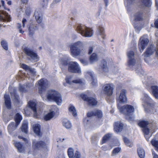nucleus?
<instances>
[{"instance_id": "nucleus-44", "label": "nucleus", "mask_w": 158, "mask_h": 158, "mask_svg": "<svg viewBox=\"0 0 158 158\" xmlns=\"http://www.w3.org/2000/svg\"><path fill=\"white\" fill-rule=\"evenodd\" d=\"M1 45L2 48L6 50H8V46L7 43L4 40H2L1 42Z\"/></svg>"}, {"instance_id": "nucleus-58", "label": "nucleus", "mask_w": 158, "mask_h": 158, "mask_svg": "<svg viewBox=\"0 0 158 158\" xmlns=\"http://www.w3.org/2000/svg\"><path fill=\"white\" fill-rule=\"evenodd\" d=\"M154 24L155 27L156 28H158V19L155 21Z\"/></svg>"}, {"instance_id": "nucleus-5", "label": "nucleus", "mask_w": 158, "mask_h": 158, "mask_svg": "<svg viewBox=\"0 0 158 158\" xmlns=\"http://www.w3.org/2000/svg\"><path fill=\"white\" fill-rule=\"evenodd\" d=\"M15 123L14 122H11L8 126L7 129L9 132L10 134L13 131H14L23 119L22 116L20 113H16L15 116Z\"/></svg>"}, {"instance_id": "nucleus-23", "label": "nucleus", "mask_w": 158, "mask_h": 158, "mask_svg": "<svg viewBox=\"0 0 158 158\" xmlns=\"http://www.w3.org/2000/svg\"><path fill=\"white\" fill-rule=\"evenodd\" d=\"M114 131L118 133L121 131L123 127V124L120 122H116L114 125Z\"/></svg>"}, {"instance_id": "nucleus-35", "label": "nucleus", "mask_w": 158, "mask_h": 158, "mask_svg": "<svg viewBox=\"0 0 158 158\" xmlns=\"http://www.w3.org/2000/svg\"><path fill=\"white\" fill-rule=\"evenodd\" d=\"M137 153L140 158H144L145 156V152L142 148H139L137 150Z\"/></svg>"}, {"instance_id": "nucleus-52", "label": "nucleus", "mask_w": 158, "mask_h": 158, "mask_svg": "<svg viewBox=\"0 0 158 158\" xmlns=\"http://www.w3.org/2000/svg\"><path fill=\"white\" fill-rule=\"evenodd\" d=\"M72 83L76 84H82L83 82L82 80L80 79H79L76 80H73L72 81Z\"/></svg>"}, {"instance_id": "nucleus-20", "label": "nucleus", "mask_w": 158, "mask_h": 158, "mask_svg": "<svg viewBox=\"0 0 158 158\" xmlns=\"http://www.w3.org/2000/svg\"><path fill=\"white\" fill-rule=\"evenodd\" d=\"M145 97L152 102L151 103L148 104V106L145 108V111L146 112L149 113L151 110L154 108L155 103L153 102V100L147 94L145 95Z\"/></svg>"}, {"instance_id": "nucleus-16", "label": "nucleus", "mask_w": 158, "mask_h": 158, "mask_svg": "<svg viewBox=\"0 0 158 158\" xmlns=\"http://www.w3.org/2000/svg\"><path fill=\"white\" fill-rule=\"evenodd\" d=\"M10 15L6 11L0 10V22H9L11 21Z\"/></svg>"}, {"instance_id": "nucleus-54", "label": "nucleus", "mask_w": 158, "mask_h": 158, "mask_svg": "<svg viewBox=\"0 0 158 158\" xmlns=\"http://www.w3.org/2000/svg\"><path fill=\"white\" fill-rule=\"evenodd\" d=\"M19 91L22 93L26 92L27 91L25 89L24 87L22 86H21L19 87Z\"/></svg>"}, {"instance_id": "nucleus-2", "label": "nucleus", "mask_w": 158, "mask_h": 158, "mask_svg": "<svg viewBox=\"0 0 158 158\" xmlns=\"http://www.w3.org/2000/svg\"><path fill=\"white\" fill-rule=\"evenodd\" d=\"M83 48V44L80 41H77L71 44L70 46V50L72 56H76L79 55Z\"/></svg>"}, {"instance_id": "nucleus-12", "label": "nucleus", "mask_w": 158, "mask_h": 158, "mask_svg": "<svg viewBox=\"0 0 158 158\" xmlns=\"http://www.w3.org/2000/svg\"><path fill=\"white\" fill-rule=\"evenodd\" d=\"M144 15L145 12L143 10H138L134 14V20L136 22L142 21L144 19Z\"/></svg>"}, {"instance_id": "nucleus-14", "label": "nucleus", "mask_w": 158, "mask_h": 158, "mask_svg": "<svg viewBox=\"0 0 158 158\" xmlns=\"http://www.w3.org/2000/svg\"><path fill=\"white\" fill-rule=\"evenodd\" d=\"M68 155L69 158H81V153L78 151L74 152L73 149L71 148H68L67 151Z\"/></svg>"}, {"instance_id": "nucleus-27", "label": "nucleus", "mask_w": 158, "mask_h": 158, "mask_svg": "<svg viewBox=\"0 0 158 158\" xmlns=\"http://www.w3.org/2000/svg\"><path fill=\"white\" fill-rule=\"evenodd\" d=\"M28 105L29 107L33 110L34 113H37V104L35 102L32 101H30L28 102Z\"/></svg>"}, {"instance_id": "nucleus-29", "label": "nucleus", "mask_w": 158, "mask_h": 158, "mask_svg": "<svg viewBox=\"0 0 158 158\" xmlns=\"http://www.w3.org/2000/svg\"><path fill=\"white\" fill-rule=\"evenodd\" d=\"M69 111L71 113L73 116L76 117L77 115L76 110L75 107L72 104H70L68 108Z\"/></svg>"}, {"instance_id": "nucleus-19", "label": "nucleus", "mask_w": 158, "mask_h": 158, "mask_svg": "<svg viewBox=\"0 0 158 158\" xmlns=\"http://www.w3.org/2000/svg\"><path fill=\"white\" fill-rule=\"evenodd\" d=\"M140 40V42L139 43L138 47L140 52H142L148 45L149 40L148 38H142Z\"/></svg>"}, {"instance_id": "nucleus-3", "label": "nucleus", "mask_w": 158, "mask_h": 158, "mask_svg": "<svg viewBox=\"0 0 158 158\" xmlns=\"http://www.w3.org/2000/svg\"><path fill=\"white\" fill-rule=\"evenodd\" d=\"M76 30L82 36L85 37H90L93 35V30L91 28L81 24L77 25Z\"/></svg>"}, {"instance_id": "nucleus-30", "label": "nucleus", "mask_w": 158, "mask_h": 158, "mask_svg": "<svg viewBox=\"0 0 158 158\" xmlns=\"http://www.w3.org/2000/svg\"><path fill=\"white\" fill-rule=\"evenodd\" d=\"M34 131L37 135L41 136L42 135L40 132V126L38 124L35 125L33 128Z\"/></svg>"}, {"instance_id": "nucleus-62", "label": "nucleus", "mask_w": 158, "mask_h": 158, "mask_svg": "<svg viewBox=\"0 0 158 158\" xmlns=\"http://www.w3.org/2000/svg\"><path fill=\"white\" fill-rule=\"evenodd\" d=\"M28 1V0H21L23 4H27Z\"/></svg>"}, {"instance_id": "nucleus-64", "label": "nucleus", "mask_w": 158, "mask_h": 158, "mask_svg": "<svg viewBox=\"0 0 158 158\" xmlns=\"http://www.w3.org/2000/svg\"><path fill=\"white\" fill-rule=\"evenodd\" d=\"M1 3L2 6L4 7V8L6 9L5 7V3L4 1L3 0L1 1Z\"/></svg>"}, {"instance_id": "nucleus-33", "label": "nucleus", "mask_w": 158, "mask_h": 158, "mask_svg": "<svg viewBox=\"0 0 158 158\" xmlns=\"http://www.w3.org/2000/svg\"><path fill=\"white\" fill-rule=\"evenodd\" d=\"M111 136V135L109 133H107L102 138L101 144H102L105 143L107 141L110 139Z\"/></svg>"}, {"instance_id": "nucleus-48", "label": "nucleus", "mask_w": 158, "mask_h": 158, "mask_svg": "<svg viewBox=\"0 0 158 158\" xmlns=\"http://www.w3.org/2000/svg\"><path fill=\"white\" fill-rule=\"evenodd\" d=\"M48 0H40V4L42 7H46L48 4Z\"/></svg>"}, {"instance_id": "nucleus-63", "label": "nucleus", "mask_w": 158, "mask_h": 158, "mask_svg": "<svg viewBox=\"0 0 158 158\" xmlns=\"http://www.w3.org/2000/svg\"><path fill=\"white\" fill-rule=\"evenodd\" d=\"M104 2L106 6V7L108 5V0H104Z\"/></svg>"}, {"instance_id": "nucleus-60", "label": "nucleus", "mask_w": 158, "mask_h": 158, "mask_svg": "<svg viewBox=\"0 0 158 158\" xmlns=\"http://www.w3.org/2000/svg\"><path fill=\"white\" fill-rule=\"evenodd\" d=\"M93 48L92 47H90L89 48L88 54H91L93 52Z\"/></svg>"}, {"instance_id": "nucleus-51", "label": "nucleus", "mask_w": 158, "mask_h": 158, "mask_svg": "<svg viewBox=\"0 0 158 158\" xmlns=\"http://www.w3.org/2000/svg\"><path fill=\"white\" fill-rule=\"evenodd\" d=\"M71 76H68L65 79V81H66V82L69 84H72V81H71Z\"/></svg>"}, {"instance_id": "nucleus-46", "label": "nucleus", "mask_w": 158, "mask_h": 158, "mask_svg": "<svg viewBox=\"0 0 158 158\" xmlns=\"http://www.w3.org/2000/svg\"><path fill=\"white\" fill-rule=\"evenodd\" d=\"M121 148L120 147H117L115 148L112 152V155H115L121 151Z\"/></svg>"}, {"instance_id": "nucleus-34", "label": "nucleus", "mask_w": 158, "mask_h": 158, "mask_svg": "<svg viewBox=\"0 0 158 158\" xmlns=\"http://www.w3.org/2000/svg\"><path fill=\"white\" fill-rule=\"evenodd\" d=\"M123 140L126 145L130 148H131L133 146V144L132 142L130 140L127 138L126 137H123Z\"/></svg>"}, {"instance_id": "nucleus-15", "label": "nucleus", "mask_w": 158, "mask_h": 158, "mask_svg": "<svg viewBox=\"0 0 158 158\" xmlns=\"http://www.w3.org/2000/svg\"><path fill=\"white\" fill-rule=\"evenodd\" d=\"M127 56L128 58L127 61L129 66H133L135 64V60L134 58L135 53L133 51H130L127 52Z\"/></svg>"}, {"instance_id": "nucleus-25", "label": "nucleus", "mask_w": 158, "mask_h": 158, "mask_svg": "<svg viewBox=\"0 0 158 158\" xmlns=\"http://www.w3.org/2000/svg\"><path fill=\"white\" fill-rule=\"evenodd\" d=\"M14 145L17 148L18 151L20 152H24L25 151L24 147L23 145L20 142H15L14 143Z\"/></svg>"}, {"instance_id": "nucleus-8", "label": "nucleus", "mask_w": 158, "mask_h": 158, "mask_svg": "<svg viewBox=\"0 0 158 158\" xmlns=\"http://www.w3.org/2000/svg\"><path fill=\"white\" fill-rule=\"evenodd\" d=\"M82 99L87 102L90 106H95L98 104V102L96 99L92 97H88L86 94H81L80 95Z\"/></svg>"}, {"instance_id": "nucleus-39", "label": "nucleus", "mask_w": 158, "mask_h": 158, "mask_svg": "<svg viewBox=\"0 0 158 158\" xmlns=\"http://www.w3.org/2000/svg\"><path fill=\"white\" fill-rule=\"evenodd\" d=\"M70 62L68 59H62L61 60V64L64 67H69Z\"/></svg>"}, {"instance_id": "nucleus-22", "label": "nucleus", "mask_w": 158, "mask_h": 158, "mask_svg": "<svg viewBox=\"0 0 158 158\" xmlns=\"http://www.w3.org/2000/svg\"><path fill=\"white\" fill-rule=\"evenodd\" d=\"M100 66L102 70V73L109 72V68L107 66V62L105 59H103L101 60Z\"/></svg>"}, {"instance_id": "nucleus-43", "label": "nucleus", "mask_w": 158, "mask_h": 158, "mask_svg": "<svg viewBox=\"0 0 158 158\" xmlns=\"http://www.w3.org/2000/svg\"><path fill=\"white\" fill-rule=\"evenodd\" d=\"M63 125L67 129H69L72 127L71 123L69 121H64L63 123Z\"/></svg>"}, {"instance_id": "nucleus-21", "label": "nucleus", "mask_w": 158, "mask_h": 158, "mask_svg": "<svg viewBox=\"0 0 158 158\" xmlns=\"http://www.w3.org/2000/svg\"><path fill=\"white\" fill-rule=\"evenodd\" d=\"M126 90L123 89L121 91L119 97L118 101L120 103L127 102V98L126 96Z\"/></svg>"}, {"instance_id": "nucleus-31", "label": "nucleus", "mask_w": 158, "mask_h": 158, "mask_svg": "<svg viewBox=\"0 0 158 158\" xmlns=\"http://www.w3.org/2000/svg\"><path fill=\"white\" fill-rule=\"evenodd\" d=\"M38 29V27L36 26L32 25L30 26L28 29L29 35L32 36L36 30Z\"/></svg>"}, {"instance_id": "nucleus-55", "label": "nucleus", "mask_w": 158, "mask_h": 158, "mask_svg": "<svg viewBox=\"0 0 158 158\" xmlns=\"http://www.w3.org/2000/svg\"><path fill=\"white\" fill-rule=\"evenodd\" d=\"M126 118L129 121H133L134 120V117L130 115H126Z\"/></svg>"}, {"instance_id": "nucleus-18", "label": "nucleus", "mask_w": 158, "mask_h": 158, "mask_svg": "<svg viewBox=\"0 0 158 158\" xmlns=\"http://www.w3.org/2000/svg\"><path fill=\"white\" fill-rule=\"evenodd\" d=\"M151 94L156 99H158V86L152 85L147 88Z\"/></svg>"}, {"instance_id": "nucleus-40", "label": "nucleus", "mask_w": 158, "mask_h": 158, "mask_svg": "<svg viewBox=\"0 0 158 158\" xmlns=\"http://www.w3.org/2000/svg\"><path fill=\"white\" fill-rule=\"evenodd\" d=\"M89 74L91 77V78L92 80V82L91 84L93 86L96 85L97 84V80L94 78V74L91 72H89Z\"/></svg>"}, {"instance_id": "nucleus-37", "label": "nucleus", "mask_w": 158, "mask_h": 158, "mask_svg": "<svg viewBox=\"0 0 158 158\" xmlns=\"http://www.w3.org/2000/svg\"><path fill=\"white\" fill-rule=\"evenodd\" d=\"M143 5L145 7H150L152 5L151 0H141Z\"/></svg>"}, {"instance_id": "nucleus-41", "label": "nucleus", "mask_w": 158, "mask_h": 158, "mask_svg": "<svg viewBox=\"0 0 158 158\" xmlns=\"http://www.w3.org/2000/svg\"><path fill=\"white\" fill-rule=\"evenodd\" d=\"M151 143L152 145L155 147V150L158 152V141L152 139Z\"/></svg>"}, {"instance_id": "nucleus-17", "label": "nucleus", "mask_w": 158, "mask_h": 158, "mask_svg": "<svg viewBox=\"0 0 158 158\" xmlns=\"http://www.w3.org/2000/svg\"><path fill=\"white\" fill-rule=\"evenodd\" d=\"M103 91L106 95L110 96L112 94L114 89L113 85L107 84L103 86Z\"/></svg>"}, {"instance_id": "nucleus-61", "label": "nucleus", "mask_w": 158, "mask_h": 158, "mask_svg": "<svg viewBox=\"0 0 158 158\" xmlns=\"http://www.w3.org/2000/svg\"><path fill=\"white\" fill-rule=\"evenodd\" d=\"M145 135V137L146 138V140L148 141H149V139L150 138V136L149 137L148 135L149 134H144Z\"/></svg>"}, {"instance_id": "nucleus-32", "label": "nucleus", "mask_w": 158, "mask_h": 158, "mask_svg": "<svg viewBox=\"0 0 158 158\" xmlns=\"http://www.w3.org/2000/svg\"><path fill=\"white\" fill-rule=\"evenodd\" d=\"M55 115V113L52 111L48 113L44 116V119L45 121H48L51 119Z\"/></svg>"}, {"instance_id": "nucleus-7", "label": "nucleus", "mask_w": 158, "mask_h": 158, "mask_svg": "<svg viewBox=\"0 0 158 158\" xmlns=\"http://www.w3.org/2000/svg\"><path fill=\"white\" fill-rule=\"evenodd\" d=\"M68 70L72 73H80L81 72L79 66L76 62L70 61Z\"/></svg>"}, {"instance_id": "nucleus-53", "label": "nucleus", "mask_w": 158, "mask_h": 158, "mask_svg": "<svg viewBox=\"0 0 158 158\" xmlns=\"http://www.w3.org/2000/svg\"><path fill=\"white\" fill-rule=\"evenodd\" d=\"M25 13L26 15L29 16L31 13V9L30 7H27L25 10Z\"/></svg>"}, {"instance_id": "nucleus-28", "label": "nucleus", "mask_w": 158, "mask_h": 158, "mask_svg": "<svg viewBox=\"0 0 158 158\" xmlns=\"http://www.w3.org/2000/svg\"><path fill=\"white\" fill-rule=\"evenodd\" d=\"M153 53V51L151 47H149L146 49L145 52H144L143 54L144 56L145 61L146 62H147L146 60V58L149 57Z\"/></svg>"}, {"instance_id": "nucleus-45", "label": "nucleus", "mask_w": 158, "mask_h": 158, "mask_svg": "<svg viewBox=\"0 0 158 158\" xmlns=\"http://www.w3.org/2000/svg\"><path fill=\"white\" fill-rule=\"evenodd\" d=\"M98 31L100 35H102V38L104 39V29L102 26H99L98 28Z\"/></svg>"}, {"instance_id": "nucleus-57", "label": "nucleus", "mask_w": 158, "mask_h": 158, "mask_svg": "<svg viewBox=\"0 0 158 158\" xmlns=\"http://www.w3.org/2000/svg\"><path fill=\"white\" fill-rule=\"evenodd\" d=\"M80 61L81 63L84 64V65H86L87 63V62L86 61L83 59H80Z\"/></svg>"}, {"instance_id": "nucleus-13", "label": "nucleus", "mask_w": 158, "mask_h": 158, "mask_svg": "<svg viewBox=\"0 0 158 158\" xmlns=\"http://www.w3.org/2000/svg\"><path fill=\"white\" fill-rule=\"evenodd\" d=\"M86 115L89 118L95 116L97 118L101 119L103 117V113L101 110L96 109L93 111L88 112L87 113Z\"/></svg>"}, {"instance_id": "nucleus-24", "label": "nucleus", "mask_w": 158, "mask_h": 158, "mask_svg": "<svg viewBox=\"0 0 158 158\" xmlns=\"http://www.w3.org/2000/svg\"><path fill=\"white\" fill-rule=\"evenodd\" d=\"M5 103L6 107L10 109L11 106L10 98L9 94H5L4 95Z\"/></svg>"}, {"instance_id": "nucleus-42", "label": "nucleus", "mask_w": 158, "mask_h": 158, "mask_svg": "<svg viewBox=\"0 0 158 158\" xmlns=\"http://www.w3.org/2000/svg\"><path fill=\"white\" fill-rule=\"evenodd\" d=\"M10 94L11 96H14V99L16 102H19V96L15 92H14L13 93H11Z\"/></svg>"}, {"instance_id": "nucleus-38", "label": "nucleus", "mask_w": 158, "mask_h": 158, "mask_svg": "<svg viewBox=\"0 0 158 158\" xmlns=\"http://www.w3.org/2000/svg\"><path fill=\"white\" fill-rule=\"evenodd\" d=\"M89 60L91 62H93L98 60L97 55L95 53H93L90 56Z\"/></svg>"}, {"instance_id": "nucleus-47", "label": "nucleus", "mask_w": 158, "mask_h": 158, "mask_svg": "<svg viewBox=\"0 0 158 158\" xmlns=\"http://www.w3.org/2000/svg\"><path fill=\"white\" fill-rule=\"evenodd\" d=\"M22 68L26 70H29L31 72H32L33 70L32 69L29 67L27 65L23 64L22 65Z\"/></svg>"}, {"instance_id": "nucleus-26", "label": "nucleus", "mask_w": 158, "mask_h": 158, "mask_svg": "<svg viewBox=\"0 0 158 158\" xmlns=\"http://www.w3.org/2000/svg\"><path fill=\"white\" fill-rule=\"evenodd\" d=\"M34 15L37 22L38 23H41L42 20V15L41 12L36 10L34 13Z\"/></svg>"}, {"instance_id": "nucleus-59", "label": "nucleus", "mask_w": 158, "mask_h": 158, "mask_svg": "<svg viewBox=\"0 0 158 158\" xmlns=\"http://www.w3.org/2000/svg\"><path fill=\"white\" fill-rule=\"evenodd\" d=\"M152 154L153 156V158H158V155L155 152H152Z\"/></svg>"}, {"instance_id": "nucleus-11", "label": "nucleus", "mask_w": 158, "mask_h": 158, "mask_svg": "<svg viewBox=\"0 0 158 158\" xmlns=\"http://www.w3.org/2000/svg\"><path fill=\"white\" fill-rule=\"evenodd\" d=\"M33 149L35 150H39L42 148H47L46 144L44 141H37L33 140L32 142Z\"/></svg>"}, {"instance_id": "nucleus-50", "label": "nucleus", "mask_w": 158, "mask_h": 158, "mask_svg": "<svg viewBox=\"0 0 158 158\" xmlns=\"http://www.w3.org/2000/svg\"><path fill=\"white\" fill-rule=\"evenodd\" d=\"M17 28L19 30V32L22 34H23L24 32V31L22 30V29L21 28V24L19 23H18L17 24Z\"/></svg>"}, {"instance_id": "nucleus-9", "label": "nucleus", "mask_w": 158, "mask_h": 158, "mask_svg": "<svg viewBox=\"0 0 158 158\" xmlns=\"http://www.w3.org/2000/svg\"><path fill=\"white\" fill-rule=\"evenodd\" d=\"M23 51L27 56H30L34 62H37L39 60V57L37 54L29 48L25 47L24 48Z\"/></svg>"}, {"instance_id": "nucleus-6", "label": "nucleus", "mask_w": 158, "mask_h": 158, "mask_svg": "<svg viewBox=\"0 0 158 158\" xmlns=\"http://www.w3.org/2000/svg\"><path fill=\"white\" fill-rule=\"evenodd\" d=\"M153 121L150 122L144 120H140L137 122L138 125L142 128V131L144 134H148L150 132V130L148 127L149 125H152Z\"/></svg>"}, {"instance_id": "nucleus-4", "label": "nucleus", "mask_w": 158, "mask_h": 158, "mask_svg": "<svg viewBox=\"0 0 158 158\" xmlns=\"http://www.w3.org/2000/svg\"><path fill=\"white\" fill-rule=\"evenodd\" d=\"M36 84L38 86V92L40 95H42L50 86L49 82L45 78L39 80Z\"/></svg>"}, {"instance_id": "nucleus-56", "label": "nucleus", "mask_w": 158, "mask_h": 158, "mask_svg": "<svg viewBox=\"0 0 158 158\" xmlns=\"http://www.w3.org/2000/svg\"><path fill=\"white\" fill-rule=\"evenodd\" d=\"M27 22V20L25 18H23L22 22V26L23 28L25 27V23Z\"/></svg>"}, {"instance_id": "nucleus-10", "label": "nucleus", "mask_w": 158, "mask_h": 158, "mask_svg": "<svg viewBox=\"0 0 158 158\" xmlns=\"http://www.w3.org/2000/svg\"><path fill=\"white\" fill-rule=\"evenodd\" d=\"M121 111L124 113L126 115H130L134 111L133 106L130 105L126 104L122 106L120 109Z\"/></svg>"}, {"instance_id": "nucleus-1", "label": "nucleus", "mask_w": 158, "mask_h": 158, "mask_svg": "<svg viewBox=\"0 0 158 158\" xmlns=\"http://www.w3.org/2000/svg\"><path fill=\"white\" fill-rule=\"evenodd\" d=\"M47 98L49 100L55 102L58 105L62 102L61 94L58 91L55 90H49L48 92Z\"/></svg>"}, {"instance_id": "nucleus-49", "label": "nucleus", "mask_w": 158, "mask_h": 158, "mask_svg": "<svg viewBox=\"0 0 158 158\" xmlns=\"http://www.w3.org/2000/svg\"><path fill=\"white\" fill-rule=\"evenodd\" d=\"M112 148L111 146H110L109 147L106 145H103L101 147V149L102 150L104 151H106L108 150H110Z\"/></svg>"}, {"instance_id": "nucleus-36", "label": "nucleus", "mask_w": 158, "mask_h": 158, "mask_svg": "<svg viewBox=\"0 0 158 158\" xmlns=\"http://www.w3.org/2000/svg\"><path fill=\"white\" fill-rule=\"evenodd\" d=\"M28 124L27 123H23L21 127L22 131L25 133H27L28 132Z\"/></svg>"}]
</instances>
